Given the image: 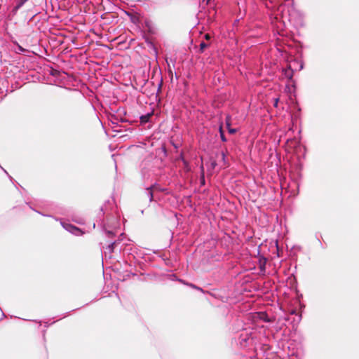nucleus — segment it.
<instances>
[{
    "mask_svg": "<svg viewBox=\"0 0 359 359\" xmlns=\"http://www.w3.org/2000/svg\"><path fill=\"white\" fill-rule=\"evenodd\" d=\"M63 226L67 230L72 232L73 233L76 234V232H78V235H79V233H81V231L80 229H79L72 224H63Z\"/></svg>",
    "mask_w": 359,
    "mask_h": 359,
    "instance_id": "f257e3e1",
    "label": "nucleus"
},
{
    "mask_svg": "<svg viewBox=\"0 0 359 359\" xmlns=\"http://www.w3.org/2000/svg\"><path fill=\"white\" fill-rule=\"evenodd\" d=\"M157 188L156 186H151V187L148 188L147 189V191H148V194H149V201H153V197H154V190H156Z\"/></svg>",
    "mask_w": 359,
    "mask_h": 359,
    "instance_id": "f03ea898",
    "label": "nucleus"
},
{
    "mask_svg": "<svg viewBox=\"0 0 359 359\" xmlns=\"http://www.w3.org/2000/svg\"><path fill=\"white\" fill-rule=\"evenodd\" d=\"M27 1V0H20L19 3L13 8L12 11L13 14H16L18 10Z\"/></svg>",
    "mask_w": 359,
    "mask_h": 359,
    "instance_id": "7ed1b4c3",
    "label": "nucleus"
},
{
    "mask_svg": "<svg viewBox=\"0 0 359 359\" xmlns=\"http://www.w3.org/2000/svg\"><path fill=\"white\" fill-rule=\"evenodd\" d=\"M152 114H147L146 115H143L140 117L141 123H145L149 122Z\"/></svg>",
    "mask_w": 359,
    "mask_h": 359,
    "instance_id": "20e7f679",
    "label": "nucleus"
},
{
    "mask_svg": "<svg viewBox=\"0 0 359 359\" xmlns=\"http://www.w3.org/2000/svg\"><path fill=\"white\" fill-rule=\"evenodd\" d=\"M208 46L209 44L205 43V42H201L200 43V51L203 53Z\"/></svg>",
    "mask_w": 359,
    "mask_h": 359,
    "instance_id": "39448f33",
    "label": "nucleus"
},
{
    "mask_svg": "<svg viewBox=\"0 0 359 359\" xmlns=\"http://www.w3.org/2000/svg\"><path fill=\"white\" fill-rule=\"evenodd\" d=\"M220 136H221V139L223 142H226V139L224 135V132L222 131V128H220Z\"/></svg>",
    "mask_w": 359,
    "mask_h": 359,
    "instance_id": "423d86ee",
    "label": "nucleus"
},
{
    "mask_svg": "<svg viewBox=\"0 0 359 359\" xmlns=\"http://www.w3.org/2000/svg\"><path fill=\"white\" fill-rule=\"evenodd\" d=\"M115 244H116V243H115V242H114V243H111V244L108 246V248H109V249L110 250V252H112L114 251V245H115Z\"/></svg>",
    "mask_w": 359,
    "mask_h": 359,
    "instance_id": "0eeeda50",
    "label": "nucleus"
},
{
    "mask_svg": "<svg viewBox=\"0 0 359 359\" xmlns=\"http://www.w3.org/2000/svg\"><path fill=\"white\" fill-rule=\"evenodd\" d=\"M226 125H227V126H228V127H229V126H230V124H229L228 122L226 123ZM236 129L229 128V132L230 133H232V134H233V133H236Z\"/></svg>",
    "mask_w": 359,
    "mask_h": 359,
    "instance_id": "6e6552de",
    "label": "nucleus"
},
{
    "mask_svg": "<svg viewBox=\"0 0 359 359\" xmlns=\"http://www.w3.org/2000/svg\"><path fill=\"white\" fill-rule=\"evenodd\" d=\"M162 85H163V80L161 79L160 83L158 84V92H160L161 90Z\"/></svg>",
    "mask_w": 359,
    "mask_h": 359,
    "instance_id": "1a4fd4ad",
    "label": "nucleus"
},
{
    "mask_svg": "<svg viewBox=\"0 0 359 359\" xmlns=\"http://www.w3.org/2000/svg\"><path fill=\"white\" fill-rule=\"evenodd\" d=\"M216 165H217V163H216V161H212L211 162V168H212V169H214V168H215Z\"/></svg>",
    "mask_w": 359,
    "mask_h": 359,
    "instance_id": "9d476101",
    "label": "nucleus"
},
{
    "mask_svg": "<svg viewBox=\"0 0 359 359\" xmlns=\"http://www.w3.org/2000/svg\"><path fill=\"white\" fill-rule=\"evenodd\" d=\"M210 38H211V36H210V35L209 34H206L205 35V39L206 40H210Z\"/></svg>",
    "mask_w": 359,
    "mask_h": 359,
    "instance_id": "9b49d317",
    "label": "nucleus"
},
{
    "mask_svg": "<svg viewBox=\"0 0 359 359\" xmlns=\"http://www.w3.org/2000/svg\"><path fill=\"white\" fill-rule=\"evenodd\" d=\"M222 159L224 160L225 154L223 152L222 153Z\"/></svg>",
    "mask_w": 359,
    "mask_h": 359,
    "instance_id": "f8f14e48",
    "label": "nucleus"
},
{
    "mask_svg": "<svg viewBox=\"0 0 359 359\" xmlns=\"http://www.w3.org/2000/svg\"><path fill=\"white\" fill-rule=\"evenodd\" d=\"M278 101V99H276V102H275V104H274V105H275L276 107H277Z\"/></svg>",
    "mask_w": 359,
    "mask_h": 359,
    "instance_id": "ddd939ff",
    "label": "nucleus"
},
{
    "mask_svg": "<svg viewBox=\"0 0 359 359\" xmlns=\"http://www.w3.org/2000/svg\"><path fill=\"white\" fill-rule=\"evenodd\" d=\"M201 170H202V172L203 173V165L201 166Z\"/></svg>",
    "mask_w": 359,
    "mask_h": 359,
    "instance_id": "4468645a",
    "label": "nucleus"
},
{
    "mask_svg": "<svg viewBox=\"0 0 359 359\" xmlns=\"http://www.w3.org/2000/svg\"><path fill=\"white\" fill-rule=\"evenodd\" d=\"M287 76H288L289 78H291V77H292V74H290V75H287Z\"/></svg>",
    "mask_w": 359,
    "mask_h": 359,
    "instance_id": "2eb2a0df",
    "label": "nucleus"
}]
</instances>
